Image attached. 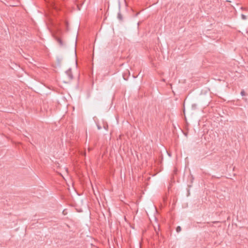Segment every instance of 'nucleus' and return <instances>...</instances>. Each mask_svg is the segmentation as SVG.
I'll return each instance as SVG.
<instances>
[{
  "label": "nucleus",
  "mask_w": 248,
  "mask_h": 248,
  "mask_svg": "<svg viewBox=\"0 0 248 248\" xmlns=\"http://www.w3.org/2000/svg\"><path fill=\"white\" fill-rule=\"evenodd\" d=\"M66 74L69 80L73 79V74L71 69H69L66 71Z\"/></svg>",
  "instance_id": "obj_1"
},
{
  "label": "nucleus",
  "mask_w": 248,
  "mask_h": 248,
  "mask_svg": "<svg viewBox=\"0 0 248 248\" xmlns=\"http://www.w3.org/2000/svg\"><path fill=\"white\" fill-rule=\"evenodd\" d=\"M56 40L59 43V44L60 45L62 46L63 45L62 41V40L60 38L57 37L56 38Z\"/></svg>",
  "instance_id": "obj_2"
},
{
  "label": "nucleus",
  "mask_w": 248,
  "mask_h": 248,
  "mask_svg": "<svg viewBox=\"0 0 248 248\" xmlns=\"http://www.w3.org/2000/svg\"><path fill=\"white\" fill-rule=\"evenodd\" d=\"M176 232H180L181 231V228L180 226H178L176 229Z\"/></svg>",
  "instance_id": "obj_3"
},
{
  "label": "nucleus",
  "mask_w": 248,
  "mask_h": 248,
  "mask_svg": "<svg viewBox=\"0 0 248 248\" xmlns=\"http://www.w3.org/2000/svg\"><path fill=\"white\" fill-rule=\"evenodd\" d=\"M241 94L243 96V95H245V92L244 90H242L241 92Z\"/></svg>",
  "instance_id": "obj_4"
},
{
  "label": "nucleus",
  "mask_w": 248,
  "mask_h": 248,
  "mask_svg": "<svg viewBox=\"0 0 248 248\" xmlns=\"http://www.w3.org/2000/svg\"><path fill=\"white\" fill-rule=\"evenodd\" d=\"M242 18L244 19H246V16L245 15H242Z\"/></svg>",
  "instance_id": "obj_5"
},
{
  "label": "nucleus",
  "mask_w": 248,
  "mask_h": 248,
  "mask_svg": "<svg viewBox=\"0 0 248 248\" xmlns=\"http://www.w3.org/2000/svg\"><path fill=\"white\" fill-rule=\"evenodd\" d=\"M218 222L217 221H215V222H214V223H217Z\"/></svg>",
  "instance_id": "obj_6"
}]
</instances>
